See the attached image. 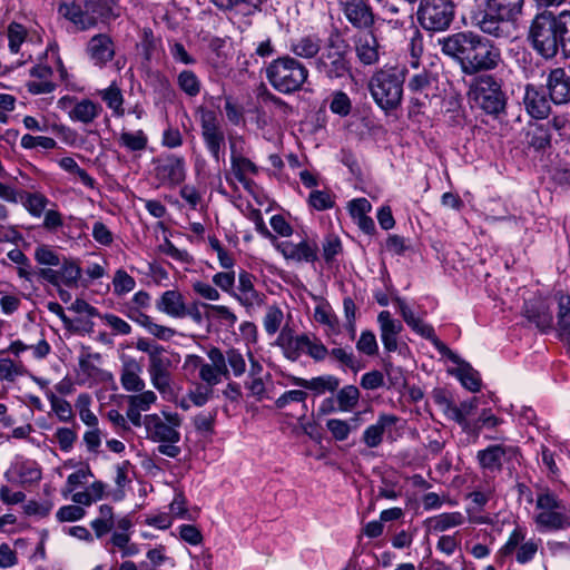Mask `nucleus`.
Segmentation results:
<instances>
[{
	"instance_id": "obj_1",
	"label": "nucleus",
	"mask_w": 570,
	"mask_h": 570,
	"mask_svg": "<svg viewBox=\"0 0 570 570\" xmlns=\"http://www.w3.org/2000/svg\"><path fill=\"white\" fill-rule=\"evenodd\" d=\"M444 55L454 59L466 76L497 69L502 62L501 49L488 38L466 31L440 40Z\"/></svg>"
},
{
	"instance_id": "obj_23",
	"label": "nucleus",
	"mask_w": 570,
	"mask_h": 570,
	"mask_svg": "<svg viewBox=\"0 0 570 570\" xmlns=\"http://www.w3.org/2000/svg\"><path fill=\"white\" fill-rule=\"evenodd\" d=\"M354 48L356 57L362 65L371 66L380 60V45L373 32L355 36Z\"/></svg>"
},
{
	"instance_id": "obj_16",
	"label": "nucleus",
	"mask_w": 570,
	"mask_h": 570,
	"mask_svg": "<svg viewBox=\"0 0 570 570\" xmlns=\"http://www.w3.org/2000/svg\"><path fill=\"white\" fill-rule=\"evenodd\" d=\"M155 176L163 185H179L185 179V161L176 155L160 156L154 160Z\"/></svg>"
},
{
	"instance_id": "obj_17",
	"label": "nucleus",
	"mask_w": 570,
	"mask_h": 570,
	"mask_svg": "<svg viewBox=\"0 0 570 570\" xmlns=\"http://www.w3.org/2000/svg\"><path fill=\"white\" fill-rule=\"evenodd\" d=\"M341 9L346 20L356 29L368 30L375 22L370 0H346L341 2Z\"/></svg>"
},
{
	"instance_id": "obj_57",
	"label": "nucleus",
	"mask_w": 570,
	"mask_h": 570,
	"mask_svg": "<svg viewBox=\"0 0 570 570\" xmlns=\"http://www.w3.org/2000/svg\"><path fill=\"white\" fill-rule=\"evenodd\" d=\"M307 392L303 390H291L284 392L276 401L275 405L277 409H284L292 402L303 403L304 411H307V406L305 405V401L307 399Z\"/></svg>"
},
{
	"instance_id": "obj_3",
	"label": "nucleus",
	"mask_w": 570,
	"mask_h": 570,
	"mask_svg": "<svg viewBox=\"0 0 570 570\" xmlns=\"http://www.w3.org/2000/svg\"><path fill=\"white\" fill-rule=\"evenodd\" d=\"M525 0H487L475 16V26L489 36L508 39L521 16Z\"/></svg>"
},
{
	"instance_id": "obj_45",
	"label": "nucleus",
	"mask_w": 570,
	"mask_h": 570,
	"mask_svg": "<svg viewBox=\"0 0 570 570\" xmlns=\"http://www.w3.org/2000/svg\"><path fill=\"white\" fill-rule=\"evenodd\" d=\"M17 473L22 484L36 483L41 479V470L33 461H23L17 464Z\"/></svg>"
},
{
	"instance_id": "obj_53",
	"label": "nucleus",
	"mask_w": 570,
	"mask_h": 570,
	"mask_svg": "<svg viewBox=\"0 0 570 570\" xmlns=\"http://www.w3.org/2000/svg\"><path fill=\"white\" fill-rule=\"evenodd\" d=\"M20 200L23 202L27 210L35 217L41 216L48 203V199L39 193L26 194V198L20 197Z\"/></svg>"
},
{
	"instance_id": "obj_44",
	"label": "nucleus",
	"mask_w": 570,
	"mask_h": 570,
	"mask_svg": "<svg viewBox=\"0 0 570 570\" xmlns=\"http://www.w3.org/2000/svg\"><path fill=\"white\" fill-rule=\"evenodd\" d=\"M217 9L226 12L239 8L244 14H252L258 8L250 0H209Z\"/></svg>"
},
{
	"instance_id": "obj_51",
	"label": "nucleus",
	"mask_w": 570,
	"mask_h": 570,
	"mask_svg": "<svg viewBox=\"0 0 570 570\" xmlns=\"http://www.w3.org/2000/svg\"><path fill=\"white\" fill-rule=\"evenodd\" d=\"M114 292L117 295H124L131 292L136 282L126 271L118 269L112 279Z\"/></svg>"
},
{
	"instance_id": "obj_33",
	"label": "nucleus",
	"mask_w": 570,
	"mask_h": 570,
	"mask_svg": "<svg viewBox=\"0 0 570 570\" xmlns=\"http://www.w3.org/2000/svg\"><path fill=\"white\" fill-rule=\"evenodd\" d=\"M57 273L59 276V286L63 284L67 287H77L82 271L75 261L63 257Z\"/></svg>"
},
{
	"instance_id": "obj_52",
	"label": "nucleus",
	"mask_w": 570,
	"mask_h": 570,
	"mask_svg": "<svg viewBox=\"0 0 570 570\" xmlns=\"http://www.w3.org/2000/svg\"><path fill=\"white\" fill-rule=\"evenodd\" d=\"M128 404L138 409L141 412L148 411L151 405L157 401V395L155 392L148 390V391H140L139 394L129 395L127 397Z\"/></svg>"
},
{
	"instance_id": "obj_58",
	"label": "nucleus",
	"mask_w": 570,
	"mask_h": 570,
	"mask_svg": "<svg viewBox=\"0 0 570 570\" xmlns=\"http://www.w3.org/2000/svg\"><path fill=\"white\" fill-rule=\"evenodd\" d=\"M358 352L368 356L375 355L379 351L376 337L372 331H363L356 343Z\"/></svg>"
},
{
	"instance_id": "obj_50",
	"label": "nucleus",
	"mask_w": 570,
	"mask_h": 570,
	"mask_svg": "<svg viewBox=\"0 0 570 570\" xmlns=\"http://www.w3.org/2000/svg\"><path fill=\"white\" fill-rule=\"evenodd\" d=\"M432 80V73L428 70H422L409 79L407 88L413 94H422L431 87Z\"/></svg>"
},
{
	"instance_id": "obj_38",
	"label": "nucleus",
	"mask_w": 570,
	"mask_h": 570,
	"mask_svg": "<svg viewBox=\"0 0 570 570\" xmlns=\"http://www.w3.org/2000/svg\"><path fill=\"white\" fill-rule=\"evenodd\" d=\"M558 325L561 334L570 338V296L558 294Z\"/></svg>"
},
{
	"instance_id": "obj_48",
	"label": "nucleus",
	"mask_w": 570,
	"mask_h": 570,
	"mask_svg": "<svg viewBox=\"0 0 570 570\" xmlns=\"http://www.w3.org/2000/svg\"><path fill=\"white\" fill-rule=\"evenodd\" d=\"M328 355L353 372H357L361 368L360 362L352 351H347L346 348L342 347H335L328 351Z\"/></svg>"
},
{
	"instance_id": "obj_11",
	"label": "nucleus",
	"mask_w": 570,
	"mask_h": 570,
	"mask_svg": "<svg viewBox=\"0 0 570 570\" xmlns=\"http://www.w3.org/2000/svg\"><path fill=\"white\" fill-rule=\"evenodd\" d=\"M417 20L422 28L440 32L446 30L454 19L452 0H419Z\"/></svg>"
},
{
	"instance_id": "obj_60",
	"label": "nucleus",
	"mask_w": 570,
	"mask_h": 570,
	"mask_svg": "<svg viewBox=\"0 0 570 570\" xmlns=\"http://www.w3.org/2000/svg\"><path fill=\"white\" fill-rule=\"evenodd\" d=\"M544 124L549 126V132L554 130L561 139H570V120L566 115L554 116Z\"/></svg>"
},
{
	"instance_id": "obj_46",
	"label": "nucleus",
	"mask_w": 570,
	"mask_h": 570,
	"mask_svg": "<svg viewBox=\"0 0 570 570\" xmlns=\"http://www.w3.org/2000/svg\"><path fill=\"white\" fill-rule=\"evenodd\" d=\"M7 33L10 51L12 53H18L28 35L26 27L18 22H11L8 26Z\"/></svg>"
},
{
	"instance_id": "obj_6",
	"label": "nucleus",
	"mask_w": 570,
	"mask_h": 570,
	"mask_svg": "<svg viewBox=\"0 0 570 570\" xmlns=\"http://www.w3.org/2000/svg\"><path fill=\"white\" fill-rule=\"evenodd\" d=\"M350 45L336 31L332 32L321 56L315 61L316 70L330 80L352 78V66L348 58Z\"/></svg>"
},
{
	"instance_id": "obj_34",
	"label": "nucleus",
	"mask_w": 570,
	"mask_h": 570,
	"mask_svg": "<svg viewBox=\"0 0 570 570\" xmlns=\"http://www.w3.org/2000/svg\"><path fill=\"white\" fill-rule=\"evenodd\" d=\"M456 365L455 374L462 385L471 392H478L481 387V379L478 371L463 360Z\"/></svg>"
},
{
	"instance_id": "obj_13",
	"label": "nucleus",
	"mask_w": 570,
	"mask_h": 570,
	"mask_svg": "<svg viewBox=\"0 0 570 570\" xmlns=\"http://www.w3.org/2000/svg\"><path fill=\"white\" fill-rule=\"evenodd\" d=\"M200 129L202 137L212 157L220 160L223 148L225 147V134L220 121L215 111L200 109Z\"/></svg>"
},
{
	"instance_id": "obj_18",
	"label": "nucleus",
	"mask_w": 570,
	"mask_h": 570,
	"mask_svg": "<svg viewBox=\"0 0 570 570\" xmlns=\"http://www.w3.org/2000/svg\"><path fill=\"white\" fill-rule=\"evenodd\" d=\"M551 102L543 86L525 85L523 105L533 119H546L551 112Z\"/></svg>"
},
{
	"instance_id": "obj_31",
	"label": "nucleus",
	"mask_w": 570,
	"mask_h": 570,
	"mask_svg": "<svg viewBox=\"0 0 570 570\" xmlns=\"http://www.w3.org/2000/svg\"><path fill=\"white\" fill-rule=\"evenodd\" d=\"M101 106L90 99H82L69 111V117L73 121L91 124L101 112Z\"/></svg>"
},
{
	"instance_id": "obj_7",
	"label": "nucleus",
	"mask_w": 570,
	"mask_h": 570,
	"mask_svg": "<svg viewBox=\"0 0 570 570\" xmlns=\"http://www.w3.org/2000/svg\"><path fill=\"white\" fill-rule=\"evenodd\" d=\"M58 13L69 20L77 30L85 31L110 19L112 6L109 0H72L62 2L58 7Z\"/></svg>"
},
{
	"instance_id": "obj_54",
	"label": "nucleus",
	"mask_w": 570,
	"mask_h": 570,
	"mask_svg": "<svg viewBox=\"0 0 570 570\" xmlns=\"http://www.w3.org/2000/svg\"><path fill=\"white\" fill-rule=\"evenodd\" d=\"M210 365L215 367L216 372L223 375L226 380L229 377V368L227 366V351L223 353L218 347H212L207 352Z\"/></svg>"
},
{
	"instance_id": "obj_63",
	"label": "nucleus",
	"mask_w": 570,
	"mask_h": 570,
	"mask_svg": "<svg viewBox=\"0 0 570 570\" xmlns=\"http://www.w3.org/2000/svg\"><path fill=\"white\" fill-rule=\"evenodd\" d=\"M227 366L230 367L236 377L242 376L246 372L245 358L238 350H227Z\"/></svg>"
},
{
	"instance_id": "obj_32",
	"label": "nucleus",
	"mask_w": 570,
	"mask_h": 570,
	"mask_svg": "<svg viewBox=\"0 0 570 570\" xmlns=\"http://www.w3.org/2000/svg\"><path fill=\"white\" fill-rule=\"evenodd\" d=\"M394 303L396 304L399 312L403 317L404 322L407 324V326H410L415 333H417L421 336L430 335L431 325L425 324L421 318L416 317L412 308L403 298L395 297Z\"/></svg>"
},
{
	"instance_id": "obj_61",
	"label": "nucleus",
	"mask_w": 570,
	"mask_h": 570,
	"mask_svg": "<svg viewBox=\"0 0 570 570\" xmlns=\"http://www.w3.org/2000/svg\"><path fill=\"white\" fill-rule=\"evenodd\" d=\"M326 428L337 441L346 440L352 430V426L347 421L340 419L327 420Z\"/></svg>"
},
{
	"instance_id": "obj_39",
	"label": "nucleus",
	"mask_w": 570,
	"mask_h": 570,
	"mask_svg": "<svg viewBox=\"0 0 570 570\" xmlns=\"http://www.w3.org/2000/svg\"><path fill=\"white\" fill-rule=\"evenodd\" d=\"M431 527L436 532L446 531L450 528L461 525L464 517L461 512L442 513L430 520Z\"/></svg>"
},
{
	"instance_id": "obj_26",
	"label": "nucleus",
	"mask_w": 570,
	"mask_h": 570,
	"mask_svg": "<svg viewBox=\"0 0 570 570\" xmlns=\"http://www.w3.org/2000/svg\"><path fill=\"white\" fill-rule=\"evenodd\" d=\"M397 421L399 417L394 414H380L377 421L365 429L362 441L368 448H377L383 441L385 430L394 426Z\"/></svg>"
},
{
	"instance_id": "obj_28",
	"label": "nucleus",
	"mask_w": 570,
	"mask_h": 570,
	"mask_svg": "<svg viewBox=\"0 0 570 570\" xmlns=\"http://www.w3.org/2000/svg\"><path fill=\"white\" fill-rule=\"evenodd\" d=\"M307 343V335L293 336L291 332L286 333L285 330L282 331L277 338V344L281 346L284 356L292 362L297 361L302 353H305Z\"/></svg>"
},
{
	"instance_id": "obj_55",
	"label": "nucleus",
	"mask_w": 570,
	"mask_h": 570,
	"mask_svg": "<svg viewBox=\"0 0 570 570\" xmlns=\"http://www.w3.org/2000/svg\"><path fill=\"white\" fill-rule=\"evenodd\" d=\"M20 145L24 149L41 147L43 149H53L57 145L56 140L46 136H31L26 134L21 137Z\"/></svg>"
},
{
	"instance_id": "obj_9",
	"label": "nucleus",
	"mask_w": 570,
	"mask_h": 570,
	"mask_svg": "<svg viewBox=\"0 0 570 570\" xmlns=\"http://www.w3.org/2000/svg\"><path fill=\"white\" fill-rule=\"evenodd\" d=\"M538 513L534 522L539 531H559L570 528V504L547 491L538 494L535 500Z\"/></svg>"
},
{
	"instance_id": "obj_49",
	"label": "nucleus",
	"mask_w": 570,
	"mask_h": 570,
	"mask_svg": "<svg viewBox=\"0 0 570 570\" xmlns=\"http://www.w3.org/2000/svg\"><path fill=\"white\" fill-rule=\"evenodd\" d=\"M330 109L333 114L342 117L347 116L352 109V102L350 97L342 90H337L332 95L330 102Z\"/></svg>"
},
{
	"instance_id": "obj_64",
	"label": "nucleus",
	"mask_w": 570,
	"mask_h": 570,
	"mask_svg": "<svg viewBox=\"0 0 570 570\" xmlns=\"http://www.w3.org/2000/svg\"><path fill=\"white\" fill-rule=\"evenodd\" d=\"M308 203L316 210H325L334 206L332 196L325 190H313L309 194Z\"/></svg>"
},
{
	"instance_id": "obj_20",
	"label": "nucleus",
	"mask_w": 570,
	"mask_h": 570,
	"mask_svg": "<svg viewBox=\"0 0 570 570\" xmlns=\"http://www.w3.org/2000/svg\"><path fill=\"white\" fill-rule=\"evenodd\" d=\"M86 53L94 66L101 68L114 59L115 42L107 33L95 35L87 42Z\"/></svg>"
},
{
	"instance_id": "obj_15",
	"label": "nucleus",
	"mask_w": 570,
	"mask_h": 570,
	"mask_svg": "<svg viewBox=\"0 0 570 570\" xmlns=\"http://www.w3.org/2000/svg\"><path fill=\"white\" fill-rule=\"evenodd\" d=\"M544 89L554 105L570 104V76L564 68L556 67L547 71Z\"/></svg>"
},
{
	"instance_id": "obj_12",
	"label": "nucleus",
	"mask_w": 570,
	"mask_h": 570,
	"mask_svg": "<svg viewBox=\"0 0 570 570\" xmlns=\"http://www.w3.org/2000/svg\"><path fill=\"white\" fill-rule=\"evenodd\" d=\"M181 425V417L178 413L163 411L159 414H147L144 416V426L147 438L157 443H178Z\"/></svg>"
},
{
	"instance_id": "obj_24",
	"label": "nucleus",
	"mask_w": 570,
	"mask_h": 570,
	"mask_svg": "<svg viewBox=\"0 0 570 570\" xmlns=\"http://www.w3.org/2000/svg\"><path fill=\"white\" fill-rule=\"evenodd\" d=\"M289 380L293 385L309 390L314 395H322L327 392L334 393L341 384L340 379L332 374L320 375L309 380L298 376H289Z\"/></svg>"
},
{
	"instance_id": "obj_41",
	"label": "nucleus",
	"mask_w": 570,
	"mask_h": 570,
	"mask_svg": "<svg viewBox=\"0 0 570 570\" xmlns=\"http://www.w3.org/2000/svg\"><path fill=\"white\" fill-rule=\"evenodd\" d=\"M193 363L195 366L199 367V377L204 381L209 387L217 385L222 381V374L216 372L215 367L209 363H205L200 356L194 355L191 356Z\"/></svg>"
},
{
	"instance_id": "obj_10",
	"label": "nucleus",
	"mask_w": 570,
	"mask_h": 570,
	"mask_svg": "<svg viewBox=\"0 0 570 570\" xmlns=\"http://www.w3.org/2000/svg\"><path fill=\"white\" fill-rule=\"evenodd\" d=\"M475 104L488 115L498 117L503 114L507 105L505 94L501 83L492 75H482L472 87Z\"/></svg>"
},
{
	"instance_id": "obj_43",
	"label": "nucleus",
	"mask_w": 570,
	"mask_h": 570,
	"mask_svg": "<svg viewBox=\"0 0 570 570\" xmlns=\"http://www.w3.org/2000/svg\"><path fill=\"white\" fill-rule=\"evenodd\" d=\"M177 83L190 97L197 96L200 91V81L190 70H183L177 77Z\"/></svg>"
},
{
	"instance_id": "obj_37",
	"label": "nucleus",
	"mask_w": 570,
	"mask_h": 570,
	"mask_svg": "<svg viewBox=\"0 0 570 570\" xmlns=\"http://www.w3.org/2000/svg\"><path fill=\"white\" fill-rule=\"evenodd\" d=\"M98 95L107 106L114 110L115 115H124V97L120 88L115 82H112L108 88L99 90Z\"/></svg>"
},
{
	"instance_id": "obj_2",
	"label": "nucleus",
	"mask_w": 570,
	"mask_h": 570,
	"mask_svg": "<svg viewBox=\"0 0 570 570\" xmlns=\"http://www.w3.org/2000/svg\"><path fill=\"white\" fill-rule=\"evenodd\" d=\"M525 40L544 60L554 59L559 52L570 58V10L538 11L529 21Z\"/></svg>"
},
{
	"instance_id": "obj_4",
	"label": "nucleus",
	"mask_w": 570,
	"mask_h": 570,
	"mask_svg": "<svg viewBox=\"0 0 570 570\" xmlns=\"http://www.w3.org/2000/svg\"><path fill=\"white\" fill-rule=\"evenodd\" d=\"M405 73V68L389 67L371 76L368 90L375 104L384 111H392L401 106Z\"/></svg>"
},
{
	"instance_id": "obj_47",
	"label": "nucleus",
	"mask_w": 570,
	"mask_h": 570,
	"mask_svg": "<svg viewBox=\"0 0 570 570\" xmlns=\"http://www.w3.org/2000/svg\"><path fill=\"white\" fill-rule=\"evenodd\" d=\"M90 405V396L88 394H79L77 399L76 406L79 407V416L80 420L90 428H96L98 425V417L95 413L89 409Z\"/></svg>"
},
{
	"instance_id": "obj_30",
	"label": "nucleus",
	"mask_w": 570,
	"mask_h": 570,
	"mask_svg": "<svg viewBox=\"0 0 570 570\" xmlns=\"http://www.w3.org/2000/svg\"><path fill=\"white\" fill-rule=\"evenodd\" d=\"M141 366L135 360H129L124 363L120 383L122 387L128 392H140L145 389V382L139 376Z\"/></svg>"
},
{
	"instance_id": "obj_22",
	"label": "nucleus",
	"mask_w": 570,
	"mask_h": 570,
	"mask_svg": "<svg viewBox=\"0 0 570 570\" xmlns=\"http://www.w3.org/2000/svg\"><path fill=\"white\" fill-rule=\"evenodd\" d=\"M377 323L380 325V336L384 348L387 352H395L397 350V337L403 330L400 321L394 320L389 311H382L377 315Z\"/></svg>"
},
{
	"instance_id": "obj_25",
	"label": "nucleus",
	"mask_w": 570,
	"mask_h": 570,
	"mask_svg": "<svg viewBox=\"0 0 570 570\" xmlns=\"http://www.w3.org/2000/svg\"><path fill=\"white\" fill-rule=\"evenodd\" d=\"M523 144L534 151H543L551 146L552 134L544 122H529L523 130Z\"/></svg>"
},
{
	"instance_id": "obj_56",
	"label": "nucleus",
	"mask_w": 570,
	"mask_h": 570,
	"mask_svg": "<svg viewBox=\"0 0 570 570\" xmlns=\"http://www.w3.org/2000/svg\"><path fill=\"white\" fill-rule=\"evenodd\" d=\"M26 373L22 364H17L10 358L0 360V379L12 382L17 376Z\"/></svg>"
},
{
	"instance_id": "obj_59",
	"label": "nucleus",
	"mask_w": 570,
	"mask_h": 570,
	"mask_svg": "<svg viewBox=\"0 0 570 570\" xmlns=\"http://www.w3.org/2000/svg\"><path fill=\"white\" fill-rule=\"evenodd\" d=\"M283 312L277 306H271L264 317V328L267 334L273 335L278 330L283 322Z\"/></svg>"
},
{
	"instance_id": "obj_27",
	"label": "nucleus",
	"mask_w": 570,
	"mask_h": 570,
	"mask_svg": "<svg viewBox=\"0 0 570 570\" xmlns=\"http://www.w3.org/2000/svg\"><path fill=\"white\" fill-rule=\"evenodd\" d=\"M156 308L175 318L186 317V305L183 295L178 291H166L156 302Z\"/></svg>"
},
{
	"instance_id": "obj_42",
	"label": "nucleus",
	"mask_w": 570,
	"mask_h": 570,
	"mask_svg": "<svg viewBox=\"0 0 570 570\" xmlns=\"http://www.w3.org/2000/svg\"><path fill=\"white\" fill-rule=\"evenodd\" d=\"M47 397L50 401L52 411L61 422L73 420L72 407L67 400L56 396L52 392H48Z\"/></svg>"
},
{
	"instance_id": "obj_36",
	"label": "nucleus",
	"mask_w": 570,
	"mask_h": 570,
	"mask_svg": "<svg viewBox=\"0 0 570 570\" xmlns=\"http://www.w3.org/2000/svg\"><path fill=\"white\" fill-rule=\"evenodd\" d=\"M118 142L121 147L129 151L145 150L148 144V138L142 130L137 131H122L118 137Z\"/></svg>"
},
{
	"instance_id": "obj_5",
	"label": "nucleus",
	"mask_w": 570,
	"mask_h": 570,
	"mask_svg": "<svg viewBox=\"0 0 570 570\" xmlns=\"http://www.w3.org/2000/svg\"><path fill=\"white\" fill-rule=\"evenodd\" d=\"M308 69L296 58L284 55L272 60L265 68L269 85L283 95H291L302 89L307 81Z\"/></svg>"
},
{
	"instance_id": "obj_35",
	"label": "nucleus",
	"mask_w": 570,
	"mask_h": 570,
	"mask_svg": "<svg viewBox=\"0 0 570 570\" xmlns=\"http://www.w3.org/2000/svg\"><path fill=\"white\" fill-rule=\"evenodd\" d=\"M336 392L335 399L340 412H351L357 405L361 394L355 385H345Z\"/></svg>"
},
{
	"instance_id": "obj_8",
	"label": "nucleus",
	"mask_w": 570,
	"mask_h": 570,
	"mask_svg": "<svg viewBox=\"0 0 570 570\" xmlns=\"http://www.w3.org/2000/svg\"><path fill=\"white\" fill-rule=\"evenodd\" d=\"M136 348L148 356L147 372L153 386L160 393L169 391L174 367L173 355L163 345L145 337L137 340Z\"/></svg>"
},
{
	"instance_id": "obj_29",
	"label": "nucleus",
	"mask_w": 570,
	"mask_h": 570,
	"mask_svg": "<svg viewBox=\"0 0 570 570\" xmlns=\"http://www.w3.org/2000/svg\"><path fill=\"white\" fill-rule=\"evenodd\" d=\"M321 50V39L315 35H307L289 42V51L299 58L311 59L317 56Z\"/></svg>"
},
{
	"instance_id": "obj_14",
	"label": "nucleus",
	"mask_w": 570,
	"mask_h": 570,
	"mask_svg": "<svg viewBox=\"0 0 570 570\" xmlns=\"http://www.w3.org/2000/svg\"><path fill=\"white\" fill-rule=\"evenodd\" d=\"M553 301L542 296H533L524 301L523 316L541 331H550L553 326Z\"/></svg>"
},
{
	"instance_id": "obj_21",
	"label": "nucleus",
	"mask_w": 570,
	"mask_h": 570,
	"mask_svg": "<svg viewBox=\"0 0 570 570\" xmlns=\"http://www.w3.org/2000/svg\"><path fill=\"white\" fill-rule=\"evenodd\" d=\"M277 249L286 259L296 263H314L318 258V246L314 242L302 240L297 244L293 242H283L277 245Z\"/></svg>"
},
{
	"instance_id": "obj_40",
	"label": "nucleus",
	"mask_w": 570,
	"mask_h": 570,
	"mask_svg": "<svg viewBox=\"0 0 570 570\" xmlns=\"http://www.w3.org/2000/svg\"><path fill=\"white\" fill-rule=\"evenodd\" d=\"M230 149H232V168H233L234 175L240 183H244L245 174L246 173L256 174L257 167L250 159L243 157V156H236L235 150H234V145H230Z\"/></svg>"
},
{
	"instance_id": "obj_19",
	"label": "nucleus",
	"mask_w": 570,
	"mask_h": 570,
	"mask_svg": "<svg viewBox=\"0 0 570 570\" xmlns=\"http://www.w3.org/2000/svg\"><path fill=\"white\" fill-rule=\"evenodd\" d=\"M517 453L518 449L514 446L494 444L489 445L484 450L478 451L476 460L483 470L489 472H500L502 470L503 462L514 458Z\"/></svg>"
},
{
	"instance_id": "obj_62",
	"label": "nucleus",
	"mask_w": 570,
	"mask_h": 570,
	"mask_svg": "<svg viewBox=\"0 0 570 570\" xmlns=\"http://www.w3.org/2000/svg\"><path fill=\"white\" fill-rule=\"evenodd\" d=\"M35 258L40 265L46 266H59L61 263L59 255L46 245L36 248Z\"/></svg>"
}]
</instances>
